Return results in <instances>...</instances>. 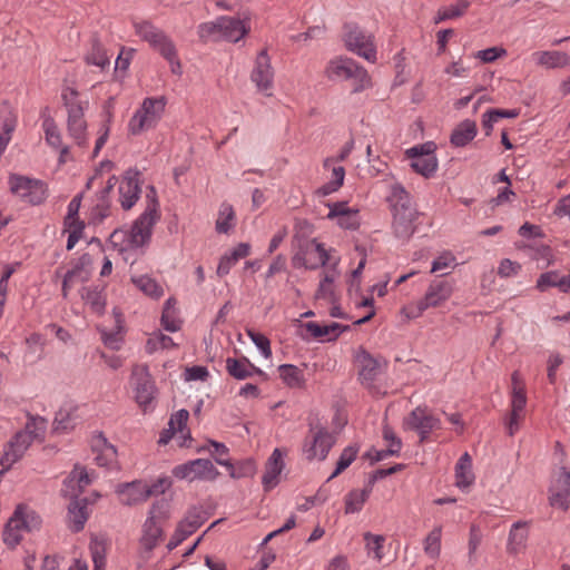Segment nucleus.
Segmentation results:
<instances>
[{
	"mask_svg": "<svg viewBox=\"0 0 570 570\" xmlns=\"http://www.w3.org/2000/svg\"><path fill=\"white\" fill-rule=\"evenodd\" d=\"M218 28L220 40L237 42L248 33V28L244 20L234 17H218Z\"/></svg>",
	"mask_w": 570,
	"mask_h": 570,
	"instance_id": "19",
	"label": "nucleus"
},
{
	"mask_svg": "<svg viewBox=\"0 0 570 570\" xmlns=\"http://www.w3.org/2000/svg\"><path fill=\"white\" fill-rule=\"evenodd\" d=\"M65 232L68 233L67 239V249L71 250L78 240L82 237V233L85 229V223L79 219V217H75L71 219H63Z\"/></svg>",
	"mask_w": 570,
	"mask_h": 570,
	"instance_id": "43",
	"label": "nucleus"
},
{
	"mask_svg": "<svg viewBox=\"0 0 570 570\" xmlns=\"http://www.w3.org/2000/svg\"><path fill=\"white\" fill-rule=\"evenodd\" d=\"M370 497V490L368 489H362V490H352L346 497H345V513H356L361 511L363 504L366 502V500Z\"/></svg>",
	"mask_w": 570,
	"mask_h": 570,
	"instance_id": "48",
	"label": "nucleus"
},
{
	"mask_svg": "<svg viewBox=\"0 0 570 570\" xmlns=\"http://www.w3.org/2000/svg\"><path fill=\"white\" fill-rule=\"evenodd\" d=\"M311 246L314 247V250L317 255V263L308 264L305 259L301 258L298 255L294 257V265L297 266L298 264L304 265L306 268L309 269H316L320 265L325 266L330 262V255L328 252L324 248L323 244L317 243L315 239L311 243Z\"/></svg>",
	"mask_w": 570,
	"mask_h": 570,
	"instance_id": "49",
	"label": "nucleus"
},
{
	"mask_svg": "<svg viewBox=\"0 0 570 570\" xmlns=\"http://www.w3.org/2000/svg\"><path fill=\"white\" fill-rule=\"evenodd\" d=\"M236 216L234 208L228 203H223L219 207L215 228L219 234H228L235 227Z\"/></svg>",
	"mask_w": 570,
	"mask_h": 570,
	"instance_id": "35",
	"label": "nucleus"
},
{
	"mask_svg": "<svg viewBox=\"0 0 570 570\" xmlns=\"http://www.w3.org/2000/svg\"><path fill=\"white\" fill-rule=\"evenodd\" d=\"M532 59L537 65L548 69L566 68L570 66V56L567 52L558 50L537 51L532 55Z\"/></svg>",
	"mask_w": 570,
	"mask_h": 570,
	"instance_id": "25",
	"label": "nucleus"
},
{
	"mask_svg": "<svg viewBox=\"0 0 570 570\" xmlns=\"http://www.w3.org/2000/svg\"><path fill=\"white\" fill-rule=\"evenodd\" d=\"M226 371L236 380H245L255 373L264 375V373L252 364L246 357L240 360L228 357L226 360Z\"/></svg>",
	"mask_w": 570,
	"mask_h": 570,
	"instance_id": "28",
	"label": "nucleus"
},
{
	"mask_svg": "<svg viewBox=\"0 0 570 570\" xmlns=\"http://www.w3.org/2000/svg\"><path fill=\"white\" fill-rule=\"evenodd\" d=\"M131 377L136 402L146 412L156 396L155 382L147 365H136L132 368Z\"/></svg>",
	"mask_w": 570,
	"mask_h": 570,
	"instance_id": "13",
	"label": "nucleus"
},
{
	"mask_svg": "<svg viewBox=\"0 0 570 570\" xmlns=\"http://www.w3.org/2000/svg\"><path fill=\"white\" fill-rule=\"evenodd\" d=\"M32 442L33 440L28 433H23L22 431L17 432L8 444L3 460L8 465L13 464L23 456Z\"/></svg>",
	"mask_w": 570,
	"mask_h": 570,
	"instance_id": "22",
	"label": "nucleus"
},
{
	"mask_svg": "<svg viewBox=\"0 0 570 570\" xmlns=\"http://www.w3.org/2000/svg\"><path fill=\"white\" fill-rule=\"evenodd\" d=\"M47 428V421L41 416L28 415V421L24 429L21 430L23 433H28L32 440L39 439L43 435Z\"/></svg>",
	"mask_w": 570,
	"mask_h": 570,
	"instance_id": "55",
	"label": "nucleus"
},
{
	"mask_svg": "<svg viewBox=\"0 0 570 570\" xmlns=\"http://www.w3.org/2000/svg\"><path fill=\"white\" fill-rule=\"evenodd\" d=\"M85 59L87 63L100 67L101 69L109 66V57L97 40H94L91 50L86 55Z\"/></svg>",
	"mask_w": 570,
	"mask_h": 570,
	"instance_id": "52",
	"label": "nucleus"
},
{
	"mask_svg": "<svg viewBox=\"0 0 570 570\" xmlns=\"http://www.w3.org/2000/svg\"><path fill=\"white\" fill-rule=\"evenodd\" d=\"M393 216L392 229L395 237L409 240L416 229L419 217L410 194L401 184H393L387 198Z\"/></svg>",
	"mask_w": 570,
	"mask_h": 570,
	"instance_id": "1",
	"label": "nucleus"
},
{
	"mask_svg": "<svg viewBox=\"0 0 570 570\" xmlns=\"http://www.w3.org/2000/svg\"><path fill=\"white\" fill-rule=\"evenodd\" d=\"M19 513L20 511H14L13 515L7 522L2 533L3 542L9 548L17 547L22 539V532L24 531V529L18 523L20 522L18 520Z\"/></svg>",
	"mask_w": 570,
	"mask_h": 570,
	"instance_id": "34",
	"label": "nucleus"
},
{
	"mask_svg": "<svg viewBox=\"0 0 570 570\" xmlns=\"http://www.w3.org/2000/svg\"><path fill=\"white\" fill-rule=\"evenodd\" d=\"M304 328L307 333L314 338H323L326 337L327 341L335 340L338 335L348 328V326H343L338 323H331L326 325H321L315 322H307L304 324Z\"/></svg>",
	"mask_w": 570,
	"mask_h": 570,
	"instance_id": "29",
	"label": "nucleus"
},
{
	"mask_svg": "<svg viewBox=\"0 0 570 570\" xmlns=\"http://www.w3.org/2000/svg\"><path fill=\"white\" fill-rule=\"evenodd\" d=\"M336 265H337V262L334 263V266L331 271L324 273V276L321 279L318 288L315 294L316 299H325L328 302L333 299L334 282H335L336 277L338 276V273L335 269Z\"/></svg>",
	"mask_w": 570,
	"mask_h": 570,
	"instance_id": "40",
	"label": "nucleus"
},
{
	"mask_svg": "<svg viewBox=\"0 0 570 570\" xmlns=\"http://www.w3.org/2000/svg\"><path fill=\"white\" fill-rule=\"evenodd\" d=\"M147 206L144 213L134 222L128 235V243L132 247H141L150 239L153 227L159 220V204L156 189L150 186L146 194Z\"/></svg>",
	"mask_w": 570,
	"mask_h": 570,
	"instance_id": "3",
	"label": "nucleus"
},
{
	"mask_svg": "<svg viewBox=\"0 0 570 570\" xmlns=\"http://www.w3.org/2000/svg\"><path fill=\"white\" fill-rule=\"evenodd\" d=\"M62 100L68 111V131L78 146L86 145L87 122L83 118V106L78 99V91L66 88L62 91Z\"/></svg>",
	"mask_w": 570,
	"mask_h": 570,
	"instance_id": "6",
	"label": "nucleus"
},
{
	"mask_svg": "<svg viewBox=\"0 0 570 570\" xmlns=\"http://www.w3.org/2000/svg\"><path fill=\"white\" fill-rule=\"evenodd\" d=\"M441 538H442V528L435 527L432 531L423 540V550L424 553L436 560L441 553Z\"/></svg>",
	"mask_w": 570,
	"mask_h": 570,
	"instance_id": "42",
	"label": "nucleus"
},
{
	"mask_svg": "<svg viewBox=\"0 0 570 570\" xmlns=\"http://www.w3.org/2000/svg\"><path fill=\"white\" fill-rule=\"evenodd\" d=\"M189 417V413L187 410H179L174 415H171L168 422V431L171 433L184 432L186 430V424Z\"/></svg>",
	"mask_w": 570,
	"mask_h": 570,
	"instance_id": "61",
	"label": "nucleus"
},
{
	"mask_svg": "<svg viewBox=\"0 0 570 570\" xmlns=\"http://www.w3.org/2000/svg\"><path fill=\"white\" fill-rule=\"evenodd\" d=\"M507 55V50L501 47H491L484 50H479L475 52L474 57L480 59L482 62L489 63L493 62L498 58L504 57Z\"/></svg>",
	"mask_w": 570,
	"mask_h": 570,
	"instance_id": "64",
	"label": "nucleus"
},
{
	"mask_svg": "<svg viewBox=\"0 0 570 570\" xmlns=\"http://www.w3.org/2000/svg\"><path fill=\"white\" fill-rule=\"evenodd\" d=\"M336 442L334 433L321 425H311L303 443V454L308 461H324Z\"/></svg>",
	"mask_w": 570,
	"mask_h": 570,
	"instance_id": "8",
	"label": "nucleus"
},
{
	"mask_svg": "<svg viewBox=\"0 0 570 570\" xmlns=\"http://www.w3.org/2000/svg\"><path fill=\"white\" fill-rule=\"evenodd\" d=\"M452 292L453 287L450 282L435 279L430 284L424 297L420 299L415 305L404 307L403 312L406 313L409 318L419 317L425 309L430 307H436L443 302L448 301L452 295Z\"/></svg>",
	"mask_w": 570,
	"mask_h": 570,
	"instance_id": "9",
	"label": "nucleus"
},
{
	"mask_svg": "<svg viewBox=\"0 0 570 570\" xmlns=\"http://www.w3.org/2000/svg\"><path fill=\"white\" fill-rule=\"evenodd\" d=\"M197 33L203 41L220 40V38H218L219 37L218 18L215 21L200 23L198 26Z\"/></svg>",
	"mask_w": 570,
	"mask_h": 570,
	"instance_id": "60",
	"label": "nucleus"
},
{
	"mask_svg": "<svg viewBox=\"0 0 570 570\" xmlns=\"http://www.w3.org/2000/svg\"><path fill=\"white\" fill-rule=\"evenodd\" d=\"M411 167L413 170L425 178H430L438 169V159L435 155H428V157H415L411 159Z\"/></svg>",
	"mask_w": 570,
	"mask_h": 570,
	"instance_id": "44",
	"label": "nucleus"
},
{
	"mask_svg": "<svg viewBox=\"0 0 570 570\" xmlns=\"http://www.w3.org/2000/svg\"><path fill=\"white\" fill-rule=\"evenodd\" d=\"M112 314L115 316V326L110 330L105 326H98L97 330L100 333V337L105 346L117 351L124 342V320L118 309L114 308Z\"/></svg>",
	"mask_w": 570,
	"mask_h": 570,
	"instance_id": "20",
	"label": "nucleus"
},
{
	"mask_svg": "<svg viewBox=\"0 0 570 570\" xmlns=\"http://www.w3.org/2000/svg\"><path fill=\"white\" fill-rule=\"evenodd\" d=\"M81 298L96 314H102L106 307V298L102 295V291L97 287H82Z\"/></svg>",
	"mask_w": 570,
	"mask_h": 570,
	"instance_id": "37",
	"label": "nucleus"
},
{
	"mask_svg": "<svg viewBox=\"0 0 570 570\" xmlns=\"http://www.w3.org/2000/svg\"><path fill=\"white\" fill-rule=\"evenodd\" d=\"M482 538H483V535H482L480 527L474 523L471 524L470 532H469V542H468V549H469L468 557H469L470 563H474L476 560V550L482 541Z\"/></svg>",
	"mask_w": 570,
	"mask_h": 570,
	"instance_id": "57",
	"label": "nucleus"
},
{
	"mask_svg": "<svg viewBox=\"0 0 570 570\" xmlns=\"http://www.w3.org/2000/svg\"><path fill=\"white\" fill-rule=\"evenodd\" d=\"M529 538V523L527 521H517L511 525L508 542L507 552L512 556H517L523 552L527 548Z\"/></svg>",
	"mask_w": 570,
	"mask_h": 570,
	"instance_id": "21",
	"label": "nucleus"
},
{
	"mask_svg": "<svg viewBox=\"0 0 570 570\" xmlns=\"http://www.w3.org/2000/svg\"><path fill=\"white\" fill-rule=\"evenodd\" d=\"M549 501L552 507L567 510L570 503V468L561 466L553 478Z\"/></svg>",
	"mask_w": 570,
	"mask_h": 570,
	"instance_id": "17",
	"label": "nucleus"
},
{
	"mask_svg": "<svg viewBox=\"0 0 570 570\" xmlns=\"http://www.w3.org/2000/svg\"><path fill=\"white\" fill-rule=\"evenodd\" d=\"M132 28L135 35L144 42L158 52L160 56L175 46L173 39L165 30L147 19L134 20Z\"/></svg>",
	"mask_w": 570,
	"mask_h": 570,
	"instance_id": "10",
	"label": "nucleus"
},
{
	"mask_svg": "<svg viewBox=\"0 0 570 570\" xmlns=\"http://www.w3.org/2000/svg\"><path fill=\"white\" fill-rule=\"evenodd\" d=\"M227 470L232 478L240 479V478L254 475L256 466H255L254 461L246 460V461L238 463L237 466L230 464V466Z\"/></svg>",
	"mask_w": 570,
	"mask_h": 570,
	"instance_id": "59",
	"label": "nucleus"
},
{
	"mask_svg": "<svg viewBox=\"0 0 570 570\" xmlns=\"http://www.w3.org/2000/svg\"><path fill=\"white\" fill-rule=\"evenodd\" d=\"M562 276L558 271H550L541 274L537 279V289L546 292L549 287H558L561 291Z\"/></svg>",
	"mask_w": 570,
	"mask_h": 570,
	"instance_id": "54",
	"label": "nucleus"
},
{
	"mask_svg": "<svg viewBox=\"0 0 570 570\" xmlns=\"http://www.w3.org/2000/svg\"><path fill=\"white\" fill-rule=\"evenodd\" d=\"M358 450L360 448L357 445H350L342 451L336 463V469L328 478V481L336 478L352 464L358 453Z\"/></svg>",
	"mask_w": 570,
	"mask_h": 570,
	"instance_id": "50",
	"label": "nucleus"
},
{
	"mask_svg": "<svg viewBox=\"0 0 570 570\" xmlns=\"http://www.w3.org/2000/svg\"><path fill=\"white\" fill-rule=\"evenodd\" d=\"M476 136V124L465 119L461 121L451 134V144L455 147H464Z\"/></svg>",
	"mask_w": 570,
	"mask_h": 570,
	"instance_id": "31",
	"label": "nucleus"
},
{
	"mask_svg": "<svg viewBox=\"0 0 570 570\" xmlns=\"http://www.w3.org/2000/svg\"><path fill=\"white\" fill-rule=\"evenodd\" d=\"M203 521L202 513L194 508L186 513L181 521H179L177 529L188 538L203 524Z\"/></svg>",
	"mask_w": 570,
	"mask_h": 570,
	"instance_id": "46",
	"label": "nucleus"
},
{
	"mask_svg": "<svg viewBox=\"0 0 570 570\" xmlns=\"http://www.w3.org/2000/svg\"><path fill=\"white\" fill-rule=\"evenodd\" d=\"M365 546L368 556L373 554V558L381 561L383 558V543L385 538L381 534H373L371 532L364 533Z\"/></svg>",
	"mask_w": 570,
	"mask_h": 570,
	"instance_id": "53",
	"label": "nucleus"
},
{
	"mask_svg": "<svg viewBox=\"0 0 570 570\" xmlns=\"http://www.w3.org/2000/svg\"><path fill=\"white\" fill-rule=\"evenodd\" d=\"M360 362V379L362 383L366 385H371L372 382L381 373V363L379 360L374 358L367 352H362L358 356Z\"/></svg>",
	"mask_w": 570,
	"mask_h": 570,
	"instance_id": "30",
	"label": "nucleus"
},
{
	"mask_svg": "<svg viewBox=\"0 0 570 570\" xmlns=\"http://www.w3.org/2000/svg\"><path fill=\"white\" fill-rule=\"evenodd\" d=\"M170 518V503L166 499L157 500L149 509L146 520L163 525Z\"/></svg>",
	"mask_w": 570,
	"mask_h": 570,
	"instance_id": "47",
	"label": "nucleus"
},
{
	"mask_svg": "<svg viewBox=\"0 0 570 570\" xmlns=\"http://www.w3.org/2000/svg\"><path fill=\"white\" fill-rule=\"evenodd\" d=\"M455 484L460 489H466L474 482L472 460L468 452L463 453L455 465Z\"/></svg>",
	"mask_w": 570,
	"mask_h": 570,
	"instance_id": "32",
	"label": "nucleus"
},
{
	"mask_svg": "<svg viewBox=\"0 0 570 570\" xmlns=\"http://www.w3.org/2000/svg\"><path fill=\"white\" fill-rule=\"evenodd\" d=\"M87 520V499L73 498L68 507L69 528L73 532H79L83 529Z\"/></svg>",
	"mask_w": 570,
	"mask_h": 570,
	"instance_id": "26",
	"label": "nucleus"
},
{
	"mask_svg": "<svg viewBox=\"0 0 570 570\" xmlns=\"http://www.w3.org/2000/svg\"><path fill=\"white\" fill-rule=\"evenodd\" d=\"M165 105L166 102L163 97L145 98L128 122V132L132 136H138L144 131L155 128L161 119Z\"/></svg>",
	"mask_w": 570,
	"mask_h": 570,
	"instance_id": "4",
	"label": "nucleus"
},
{
	"mask_svg": "<svg viewBox=\"0 0 570 570\" xmlns=\"http://www.w3.org/2000/svg\"><path fill=\"white\" fill-rule=\"evenodd\" d=\"M275 71L272 66L271 57L267 49H262L255 60L250 71V81L255 85L258 92L267 97L272 96L274 87Z\"/></svg>",
	"mask_w": 570,
	"mask_h": 570,
	"instance_id": "11",
	"label": "nucleus"
},
{
	"mask_svg": "<svg viewBox=\"0 0 570 570\" xmlns=\"http://www.w3.org/2000/svg\"><path fill=\"white\" fill-rule=\"evenodd\" d=\"M403 426L416 431L423 443L433 430L440 429L441 422L426 406H417L404 419Z\"/></svg>",
	"mask_w": 570,
	"mask_h": 570,
	"instance_id": "14",
	"label": "nucleus"
},
{
	"mask_svg": "<svg viewBox=\"0 0 570 570\" xmlns=\"http://www.w3.org/2000/svg\"><path fill=\"white\" fill-rule=\"evenodd\" d=\"M173 475L180 480H204L214 481L219 475V471L215 468L210 460L196 459L176 465L173 469Z\"/></svg>",
	"mask_w": 570,
	"mask_h": 570,
	"instance_id": "12",
	"label": "nucleus"
},
{
	"mask_svg": "<svg viewBox=\"0 0 570 570\" xmlns=\"http://www.w3.org/2000/svg\"><path fill=\"white\" fill-rule=\"evenodd\" d=\"M8 184L13 195L32 206L43 204L49 196L48 185L40 179L11 174Z\"/></svg>",
	"mask_w": 570,
	"mask_h": 570,
	"instance_id": "5",
	"label": "nucleus"
},
{
	"mask_svg": "<svg viewBox=\"0 0 570 570\" xmlns=\"http://www.w3.org/2000/svg\"><path fill=\"white\" fill-rule=\"evenodd\" d=\"M383 439L389 443L387 453L399 455L402 449V441L389 425H384L383 428Z\"/></svg>",
	"mask_w": 570,
	"mask_h": 570,
	"instance_id": "62",
	"label": "nucleus"
},
{
	"mask_svg": "<svg viewBox=\"0 0 570 570\" xmlns=\"http://www.w3.org/2000/svg\"><path fill=\"white\" fill-rule=\"evenodd\" d=\"M163 537V525L146 520L142 525L140 544L146 551H151Z\"/></svg>",
	"mask_w": 570,
	"mask_h": 570,
	"instance_id": "33",
	"label": "nucleus"
},
{
	"mask_svg": "<svg viewBox=\"0 0 570 570\" xmlns=\"http://www.w3.org/2000/svg\"><path fill=\"white\" fill-rule=\"evenodd\" d=\"M117 450L114 445L104 441V445L95 456V461L99 466H110L116 462Z\"/></svg>",
	"mask_w": 570,
	"mask_h": 570,
	"instance_id": "58",
	"label": "nucleus"
},
{
	"mask_svg": "<svg viewBox=\"0 0 570 570\" xmlns=\"http://www.w3.org/2000/svg\"><path fill=\"white\" fill-rule=\"evenodd\" d=\"M207 449L219 465L226 466L227 469L230 466L232 462L228 458L229 451L224 443L209 441Z\"/></svg>",
	"mask_w": 570,
	"mask_h": 570,
	"instance_id": "56",
	"label": "nucleus"
},
{
	"mask_svg": "<svg viewBox=\"0 0 570 570\" xmlns=\"http://www.w3.org/2000/svg\"><path fill=\"white\" fill-rule=\"evenodd\" d=\"M92 478L86 468L76 465L70 475L65 481L66 491L71 498H78L83 490L91 483Z\"/></svg>",
	"mask_w": 570,
	"mask_h": 570,
	"instance_id": "24",
	"label": "nucleus"
},
{
	"mask_svg": "<svg viewBox=\"0 0 570 570\" xmlns=\"http://www.w3.org/2000/svg\"><path fill=\"white\" fill-rule=\"evenodd\" d=\"M278 372L283 382L292 389H299L305 383L303 371L295 365L282 364Z\"/></svg>",
	"mask_w": 570,
	"mask_h": 570,
	"instance_id": "38",
	"label": "nucleus"
},
{
	"mask_svg": "<svg viewBox=\"0 0 570 570\" xmlns=\"http://www.w3.org/2000/svg\"><path fill=\"white\" fill-rule=\"evenodd\" d=\"M169 484V481L166 479H159L153 485L135 481L118 485L116 492L121 504L131 507L147 501L153 494L164 493Z\"/></svg>",
	"mask_w": 570,
	"mask_h": 570,
	"instance_id": "7",
	"label": "nucleus"
},
{
	"mask_svg": "<svg viewBox=\"0 0 570 570\" xmlns=\"http://www.w3.org/2000/svg\"><path fill=\"white\" fill-rule=\"evenodd\" d=\"M470 7L469 0H458L454 4L440 8L434 17V23L462 17Z\"/></svg>",
	"mask_w": 570,
	"mask_h": 570,
	"instance_id": "39",
	"label": "nucleus"
},
{
	"mask_svg": "<svg viewBox=\"0 0 570 570\" xmlns=\"http://www.w3.org/2000/svg\"><path fill=\"white\" fill-rule=\"evenodd\" d=\"M283 468L282 452L279 449H275L266 463L265 473L262 478L265 491H269L277 485Z\"/></svg>",
	"mask_w": 570,
	"mask_h": 570,
	"instance_id": "23",
	"label": "nucleus"
},
{
	"mask_svg": "<svg viewBox=\"0 0 570 570\" xmlns=\"http://www.w3.org/2000/svg\"><path fill=\"white\" fill-rule=\"evenodd\" d=\"M16 511H20L18 515V520L20 522L18 523L24 529V531H31L40 527L41 519L33 510L24 505H19Z\"/></svg>",
	"mask_w": 570,
	"mask_h": 570,
	"instance_id": "51",
	"label": "nucleus"
},
{
	"mask_svg": "<svg viewBox=\"0 0 570 570\" xmlns=\"http://www.w3.org/2000/svg\"><path fill=\"white\" fill-rule=\"evenodd\" d=\"M346 29L344 38L346 48L367 61L375 62L376 49L372 35L364 32L357 26L348 24Z\"/></svg>",
	"mask_w": 570,
	"mask_h": 570,
	"instance_id": "15",
	"label": "nucleus"
},
{
	"mask_svg": "<svg viewBox=\"0 0 570 570\" xmlns=\"http://www.w3.org/2000/svg\"><path fill=\"white\" fill-rule=\"evenodd\" d=\"M42 128L46 135V141L53 148H59L62 145V139L60 131L53 120V118L48 115V108H45L42 111Z\"/></svg>",
	"mask_w": 570,
	"mask_h": 570,
	"instance_id": "41",
	"label": "nucleus"
},
{
	"mask_svg": "<svg viewBox=\"0 0 570 570\" xmlns=\"http://www.w3.org/2000/svg\"><path fill=\"white\" fill-rule=\"evenodd\" d=\"M247 334L266 358L272 356L271 342L265 335L253 330H248Z\"/></svg>",
	"mask_w": 570,
	"mask_h": 570,
	"instance_id": "63",
	"label": "nucleus"
},
{
	"mask_svg": "<svg viewBox=\"0 0 570 570\" xmlns=\"http://www.w3.org/2000/svg\"><path fill=\"white\" fill-rule=\"evenodd\" d=\"M527 404L525 390L518 387L511 391V414L508 423L509 435H513L519 428V421Z\"/></svg>",
	"mask_w": 570,
	"mask_h": 570,
	"instance_id": "27",
	"label": "nucleus"
},
{
	"mask_svg": "<svg viewBox=\"0 0 570 570\" xmlns=\"http://www.w3.org/2000/svg\"><path fill=\"white\" fill-rule=\"evenodd\" d=\"M131 281L138 289L153 298H159L164 294L163 287L148 275L136 276Z\"/></svg>",
	"mask_w": 570,
	"mask_h": 570,
	"instance_id": "45",
	"label": "nucleus"
},
{
	"mask_svg": "<svg viewBox=\"0 0 570 570\" xmlns=\"http://www.w3.org/2000/svg\"><path fill=\"white\" fill-rule=\"evenodd\" d=\"M324 73L332 81L353 80L354 92L362 91L371 86L367 71L347 57H336L330 60Z\"/></svg>",
	"mask_w": 570,
	"mask_h": 570,
	"instance_id": "2",
	"label": "nucleus"
},
{
	"mask_svg": "<svg viewBox=\"0 0 570 570\" xmlns=\"http://www.w3.org/2000/svg\"><path fill=\"white\" fill-rule=\"evenodd\" d=\"M140 175L136 168H129L122 175L119 184V202L125 210L130 209L140 197Z\"/></svg>",
	"mask_w": 570,
	"mask_h": 570,
	"instance_id": "16",
	"label": "nucleus"
},
{
	"mask_svg": "<svg viewBox=\"0 0 570 570\" xmlns=\"http://www.w3.org/2000/svg\"><path fill=\"white\" fill-rule=\"evenodd\" d=\"M91 264V257L89 254H82L75 263L73 267L66 273L68 282H86L90 276L88 266Z\"/></svg>",
	"mask_w": 570,
	"mask_h": 570,
	"instance_id": "36",
	"label": "nucleus"
},
{
	"mask_svg": "<svg viewBox=\"0 0 570 570\" xmlns=\"http://www.w3.org/2000/svg\"><path fill=\"white\" fill-rule=\"evenodd\" d=\"M327 218L336 220V224L344 229H357L361 222L357 208L348 207L346 202L328 203Z\"/></svg>",
	"mask_w": 570,
	"mask_h": 570,
	"instance_id": "18",
	"label": "nucleus"
}]
</instances>
